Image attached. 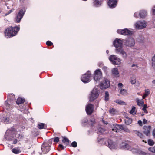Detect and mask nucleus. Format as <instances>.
<instances>
[{"mask_svg":"<svg viewBox=\"0 0 155 155\" xmlns=\"http://www.w3.org/2000/svg\"><path fill=\"white\" fill-rule=\"evenodd\" d=\"M103 142V144L108 146L111 149H116L117 147V145L116 143L113 141L111 140H108L107 141H106L104 140H102Z\"/></svg>","mask_w":155,"mask_h":155,"instance_id":"1","label":"nucleus"},{"mask_svg":"<svg viewBox=\"0 0 155 155\" xmlns=\"http://www.w3.org/2000/svg\"><path fill=\"white\" fill-rule=\"evenodd\" d=\"M51 143L52 142L49 140L48 143H45L42 145L41 148L44 153H46L49 151Z\"/></svg>","mask_w":155,"mask_h":155,"instance_id":"2","label":"nucleus"},{"mask_svg":"<svg viewBox=\"0 0 155 155\" xmlns=\"http://www.w3.org/2000/svg\"><path fill=\"white\" fill-rule=\"evenodd\" d=\"M110 86V81L106 78H104L102 82L100 84V87L101 89H106Z\"/></svg>","mask_w":155,"mask_h":155,"instance_id":"3","label":"nucleus"},{"mask_svg":"<svg viewBox=\"0 0 155 155\" xmlns=\"http://www.w3.org/2000/svg\"><path fill=\"white\" fill-rule=\"evenodd\" d=\"M5 30V36L7 38L15 36L19 30Z\"/></svg>","mask_w":155,"mask_h":155,"instance_id":"4","label":"nucleus"},{"mask_svg":"<svg viewBox=\"0 0 155 155\" xmlns=\"http://www.w3.org/2000/svg\"><path fill=\"white\" fill-rule=\"evenodd\" d=\"M109 60L114 65H119L121 63V60L115 55L110 56Z\"/></svg>","mask_w":155,"mask_h":155,"instance_id":"5","label":"nucleus"},{"mask_svg":"<svg viewBox=\"0 0 155 155\" xmlns=\"http://www.w3.org/2000/svg\"><path fill=\"white\" fill-rule=\"evenodd\" d=\"M25 12L23 9L20 10L19 12L17 14L15 18V22L18 23L20 22L23 17Z\"/></svg>","mask_w":155,"mask_h":155,"instance_id":"6","label":"nucleus"},{"mask_svg":"<svg viewBox=\"0 0 155 155\" xmlns=\"http://www.w3.org/2000/svg\"><path fill=\"white\" fill-rule=\"evenodd\" d=\"M91 77V73L89 71H88L87 73L84 74L82 75L81 79L83 82L84 83H87L89 81Z\"/></svg>","mask_w":155,"mask_h":155,"instance_id":"7","label":"nucleus"},{"mask_svg":"<svg viewBox=\"0 0 155 155\" xmlns=\"http://www.w3.org/2000/svg\"><path fill=\"white\" fill-rule=\"evenodd\" d=\"M134 31L129 30H117V32L124 35H130L134 33Z\"/></svg>","mask_w":155,"mask_h":155,"instance_id":"8","label":"nucleus"},{"mask_svg":"<svg viewBox=\"0 0 155 155\" xmlns=\"http://www.w3.org/2000/svg\"><path fill=\"white\" fill-rule=\"evenodd\" d=\"M102 77V73L99 69L96 70L94 72V79L96 82H97Z\"/></svg>","mask_w":155,"mask_h":155,"instance_id":"9","label":"nucleus"},{"mask_svg":"<svg viewBox=\"0 0 155 155\" xmlns=\"http://www.w3.org/2000/svg\"><path fill=\"white\" fill-rule=\"evenodd\" d=\"M136 28L142 29L145 28L147 26V23L144 21H138L135 24Z\"/></svg>","mask_w":155,"mask_h":155,"instance_id":"10","label":"nucleus"},{"mask_svg":"<svg viewBox=\"0 0 155 155\" xmlns=\"http://www.w3.org/2000/svg\"><path fill=\"white\" fill-rule=\"evenodd\" d=\"M125 44L128 47H131L134 46L135 44L134 40L132 38H129L123 41Z\"/></svg>","mask_w":155,"mask_h":155,"instance_id":"11","label":"nucleus"},{"mask_svg":"<svg viewBox=\"0 0 155 155\" xmlns=\"http://www.w3.org/2000/svg\"><path fill=\"white\" fill-rule=\"evenodd\" d=\"M91 95L90 97V101H93L96 99L98 96L97 89L94 88L91 92Z\"/></svg>","mask_w":155,"mask_h":155,"instance_id":"12","label":"nucleus"},{"mask_svg":"<svg viewBox=\"0 0 155 155\" xmlns=\"http://www.w3.org/2000/svg\"><path fill=\"white\" fill-rule=\"evenodd\" d=\"M123 41L119 38H116L113 41V44L116 48H122L123 45Z\"/></svg>","mask_w":155,"mask_h":155,"instance_id":"13","label":"nucleus"},{"mask_svg":"<svg viewBox=\"0 0 155 155\" xmlns=\"http://www.w3.org/2000/svg\"><path fill=\"white\" fill-rule=\"evenodd\" d=\"M94 110V105L91 104H88L86 106V111L88 115H91Z\"/></svg>","mask_w":155,"mask_h":155,"instance_id":"14","label":"nucleus"},{"mask_svg":"<svg viewBox=\"0 0 155 155\" xmlns=\"http://www.w3.org/2000/svg\"><path fill=\"white\" fill-rule=\"evenodd\" d=\"M123 125H118L117 124H114V128L112 129V130L116 132H117L120 130L123 129Z\"/></svg>","mask_w":155,"mask_h":155,"instance_id":"15","label":"nucleus"},{"mask_svg":"<svg viewBox=\"0 0 155 155\" xmlns=\"http://www.w3.org/2000/svg\"><path fill=\"white\" fill-rule=\"evenodd\" d=\"M108 4L111 8H114L116 6V0H109Z\"/></svg>","mask_w":155,"mask_h":155,"instance_id":"16","label":"nucleus"},{"mask_svg":"<svg viewBox=\"0 0 155 155\" xmlns=\"http://www.w3.org/2000/svg\"><path fill=\"white\" fill-rule=\"evenodd\" d=\"M143 128L145 130L143 131L144 134L146 136H148L150 134V131L151 128V126H145L143 127Z\"/></svg>","mask_w":155,"mask_h":155,"instance_id":"17","label":"nucleus"},{"mask_svg":"<svg viewBox=\"0 0 155 155\" xmlns=\"http://www.w3.org/2000/svg\"><path fill=\"white\" fill-rule=\"evenodd\" d=\"M121 147L122 148L125 150H127L130 149V146L126 143L123 142L121 144Z\"/></svg>","mask_w":155,"mask_h":155,"instance_id":"18","label":"nucleus"},{"mask_svg":"<svg viewBox=\"0 0 155 155\" xmlns=\"http://www.w3.org/2000/svg\"><path fill=\"white\" fill-rule=\"evenodd\" d=\"M136 100V101L137 105L139 106H142L144 104L143 99L141 100H139L138 98H137Z\"/></svg>","mask_w":155,"mask_h":155,"instance_id":"19","label":"nucleus"},{"mask_svg":"<svg viewBox=\"0 0 155 155\" xmlns=\"http://www.w3.org/2000/svg\"><path fill=\"white\" fill-rule=\"evenodd\" d=\"M139 15L141 18H143L147 15V12L144 10L141 11Z\"/></svg>","mask_w":155,"mask_h":155,"instance_id":"20","label":"nucleus"},{"mask_svg":"<svg viewBox=\"0 0 155 155\" xmlns=\"http://www.w3.org/2000/svg\"><path fill=\"white\" fill-rule=\"evenodd\" d=\"M101 2L98 0H95L94 2V5L96 7H98L101 5Z\"/></svg>","mask_w":155,"mask_h":155,"instance_id":"21","label":"nucleus"},{"mask_svg":"<svg viewBox=\"0 0 155 155\" xmlns=\"http://www.w3.org/2000/svg\"><path fill=\"white\" fill-rule=\"evenodd\" d=\"M112 73L113 75L117 77L118 76V75L119 74V72L118 70V69L117 68H113L112 70Z\"/></svg>","mask_w":155,"mask_h":155,"instance_id":"22","label":"nucleus"},{"mask_svg":"<svg viewBox=\"0 0 155 155\" xmlns=\"http://www.w3.org/2000/svg\"><path fill=\"white\" fill-rule=\"evenodd\" d=\"M37 127L39 129H46V125L43 123H41L38 124Z\"/></svg>","mask_w":155,"mask_h":155,"instance_id":"23","label":"nucleus"},{"mask_svg":"<svg viewBox=\"0 0 155 155\" xmlns=\"http://www.w3.org/2000/svg\"><path fill=\"white\" fill-rule=\"evenodd\" d=\"M25 101V99L21 97L18 98L16 101V103L18 104L23 103Z\"/></svg>","mask_w":155,"mask_h":155,"instance_id":"24","label":"nucleus"},{"mask_svg":"<svg viewBox=\"0 0 155 155\" xmlns=\"http://www.w3.org/2000/svg\"><path fill=\"white\" fill-rule=\"evenodd\" d=\"M133 132L135 133L137 136L141 138H143V136L142 134L138 131L136 130H133Z\"/></svg>","mask_w":155,"mask_h":155,"instance_id":"25","label":"nucleus"},{"mask_svg":"<svg viewBox=\"0 0 155 155\" xmlns=\"http://www.w3.org/2000/svg\"><path fill=\"white\" fill-rule=\"evenodd\" d=\"M10 119L8 116L4 117L2 119V120L4 123H7L9 121Z\"/></svg>","mask_w":155,"mask_h":155,"instance_id":"26","label":"nucleus"},{"mask_svg":"<svg viewBox=\"0 0 155 155\" xmlns=\"http://www.w3.org/2000/svg\"><path fill=\"white\" fill-rule=\"evenodd\" d=\"M89 120L86 118L82 120L81 124L83 126H85L86 125L88 124V122Z\"/></svg>","mask_w":155,"mask_h":155,"instance_id":"27","label":"nucleus"},{"mask_svg":"<svg viewBox=\"0 0 155 155\" xmlns=\"http://www.w3.org/2000/svg\"><path fill=\"white\" fill-rule=\"evenodd\" d=\"M136 82V77L135 76H132L130 78V82L132 84H134Z\"/></svg>","mask_w":155,"mask_h":155,"instance_id":"28","label":"nucleus"},{"mask_svg":"<svg viewBox=\"0 0 155 155\" xmlns=\"http://www.w3.org/2000/svg\"><path fill=\"white\" fill-rule=\"evenodd\" d=\"M124 51L122 48H116L115 49L116 52L118 54H121L122 52Z\"/></svg>","mask_w":155,"mask_h":155,"instance_id":"29","label":"nucleus"},{"mask_svg":"<svg viewBox=\"0 0 155 155\" xmlns=\"http://www.w3.org/2000/svg\"><path fill=\"white\" fill-rule=\"evenodd\" d=\"M144 37L142 36H140L137 39V41L140 43L143 42Z\"/></svg>","mask_w":155,"mask_h":155,"instance_id":"30","label":"nucleus"},{"mask_svg":"<svg viewBox=\"0 0 155 155\" xmlns=\"http://www.w3.org/2000/svg\"><path fill=\"white\" fill-rule=\"evenodd\" d=\"M12 152L15 154H17L19 153L21 151L18 149L14 148L12 150Z\"/></svg>","mask_w":155,"mask_h":155,"instance_id":"31","label":"nucleus"},{"mask_svg":"<svg viewBox=\"0 0 155 155\" xmlns=\"http://www.w3.org/2000/svg\"><path fill=\"white\" fill-rule=\"evenodd\" d=\"M145 91L146 93L144 94L143 96V99H144L145 97L148 96L150 93L149 90V89H146Z\"/></svg>","mask_w":155,"mask_h":155,"instance_id":"32","label":"nucleus"},{"mask_svg":"<svg viewBox=\"0 0 155 155\" xmlns=\"http://www.w3.org/2000/svg\"><path fill=\"white\" fill-rule=\"evenodd\" d=\"M120 93L122 95H124L127 94V91L126 89H121L120 90Z\"/></svg>","mask_w":155,"mask_h":155,"instance_id":"33","label":"nucleus"},{"mask_svg":"<svg viewBox=\"0 0 155 155\" xmlns=\"http://www.w3.org/2000/svg\"><path fill=\"white\" fill-rule=\"evenodd\" d=\"M132 122V120L131 119L127 118V119L125 120V123L127 125H129Z\"/></svg>","mask_w":155,"mask_h":155,"instance_id":"34","label":"nucleus"},{"mask_svg":"<svg viewBox=\"0 0 155 155\" xmlns=\"http://www.w3.org/2000/svg\"><path fill=\"white\" fill-rule=\"evenodd\" d=\"M116 103L120 105H125L126 103L125 102L121 100H116L115 101Z\"/></svg>","mask_w":155,"mask_h":155,"instance_id":"35","label":"nucleus"},{"mask_svg":"<svg viewBox=\"0 0 155 155\" xmlns=\"http://www.w3.org/2000/svg\"><path fill=\"white\" fill-rule=\"evenodd\" d=\"M95 120L94 119L90 120L88 122V124L91 126H93L95 123Z\"/></svg>","mask_w":155,"mask_h":155,"instance_id":"36","label":"nucleus"},{"mask_svg":"<svg viewBox=\"0 0 155 155\" xmlns=\"http://www.w3.org/2000/svg\"><path fill=\"white\" fill-rule=\"evenodd\" d=\"M5 104L6 107V109L7 110L9 109L11 106V105L9 104L8 102L6 101H5Z\"/></svg>","mask_w":155,"mask_h":155,"instance_id":"37","label":"nucleus"},{"mask_svg":"<svg viewBox=\"0 0 155 155\" xmlns=\"http://www.w3.org/2000/svg\"><path fill=\"white\" fill-rule=\"evenodd\" d=\"M109 94L107 91H106L105 93V98L106 101H108L109 100Z\"/></svg>","mask_w":155,"mask_h":155,"instance_id":"38","label":"nucleus"},{"mask_svg":"<svg viewBox=\"0 0 155 155\" xmlns=\"http://www.w3.org/2000/svg\"><path fill=\"white\" fill-rule=\"evenodd\" d=\"M122 130H123L124 131L127 132H130V130H129L127 127L124 126L123 125V129H122Z\"/></svg>","mask_w":155,"mask_h":155,"instance_id":"39","label":"nucleus"},{"mask_svg":"<svg viewBox=\"0 0 155 155\" xmlns=\"http://www.w3.org/2000/svg\"><path fill=\"white\" fill-rule=\"evenodd\" d=\"M135 107L134 106H132L131 110L130 111V113L134 114H136L135 112Z\"/></svg>","mask_w":155,"mask_h":155,"instance_id":"40","label":"nucleus"},{"mask_svg":"<svg viewBox=\"0 0 155 155\" xmlns=\"http://www.w3.org/2000/svg\"><path fill=\"white\" fill-rule=\"evenodd\" d=\"M154 142L151 139H149L148 140V143L150 146H152L154 144Z\"/></svg>","mask_w":155,"mask_h":155,"instance_id":"41","label":"nucleus"},{"mask_svg":"<svg viewBox=\"0 0 155 155\" xmlns=\"http://www.w3.org/2000/svg\"><path fill=\"white\" fill-rule=\"evenodd\" d=\"M152 66L153 67H155V55L152 58Z\"/></svg>","mask_w":155,"mask_h":155,"instance_id":"42","label":"nucleus"},{"mask_svg":"<svg viewBox=\"0 0 155 155\" xmlns=\"http://www.w3.org/2000/svg\"><path fill=\"white\" fill-rule=\"evenodd\" d=\"M63 139L62 140V141L63 143H69L70 142V140L68 138H66V137H63Z\"/></svg>","mask_w":155,"mask_h":155,"instance_id":"43","label":"nucleus"},{"mask_svg":"<svg viewBox=\"0 0 155 155\" xmlns=\"http://www.w3.org/2000/svg\"><path fill=\"white\" fill-rule=\"evenodd\" d=\"M121 55L124 58H126L127 57V55L126 53L124 51L122 52L121 54Z\"/></svg>","mask_w":155,"mask_h":155,"instance_id":"44","label":"nucleus"},{"mask_svg":"<svg viewBox=\"0 0 155 155\" xmlns=\"http://www.w3.org/2000/svg\"><path fill=\"white\" fill-rule=\"evenodd\" d=\"M148 150L152 152L155 153V148L154 147H150L148 148Z\"/></svg>","mask_w":155,"mask_h":155,"instance_id":"45","label":"nucleus"},{"mask_svg":"<svg viewBox=\"0 0 155 155\" xmlns=\"http://www.w3.org/2000/svg\"><path fill=\"white\" fill-rule=\"evenodd\" d=\"M139 154L140 155H150V154L146 153L145 152L143 151H140L139 152Z\"/></svg>","mask_w":155,"mask_h":155,"instance_id":"46","label":"nucleus"},{"mask_svg":"<svg viewBox=\"0 0 155 155\" xmlns=\"http://www.w3.org/2000/svg\"><path fill=\"white\" fill-rule=\"evenodd\" d=\"M71 145L73 147H75L77 146V144L76 142L74 141L72 143Z\"/></svg>","mask_w":155,"mask_h":155,"instance_id":"47","label":"nucleus"},{"mask_svg":"<svg viewBox=\"0 0 155 155\" xmlns=\"http://www.w3.org/2000/svg\"><path fill=\"white\" fill-rule=\"evenodd\" d=\"M115 110L114 108H110L109 110V112L112 114H114Z\"/></svg>","mask_w":155,"mask_h":155,"instance_id":"48","label":"nucleus"},{"mask_svg":"<svg viewBox=\"0 0 155 155\" xmlns=\"http://www.w3.org/2000/svg\"><path fill=\"white\" fill-rule=\"evenodd\" d=\"M46 45L48 46H51L53 45V43L50 41H47L46 42Z\"/></svg>","mask_w":155,"mask_h":155,"instance_id":"49","label":"nucleus"},{"mask_svg":"<svg viewBox=\"0 0 155 155\" xmlns=\"http://www.w3.org/2000/svg\"><path fill=\"white\" fill-rule=\"evenodd\" d=\"M16 129L15 128L12 127L10 129V133H12V134L14 133V132L15 131Z\"/></svg>","mask_w":155,"mask_h":155,"instance_id":"50","label":"nucleus"},{"mask_svg":"<svg viewBox=\"0 0 155 155\" xmlns=\"http://www.w3.org/2000/svg\"><path fill=\"white\" fill-rule=\"evenodd\" d=\"M16 137L17 138H18L19 139H21L23 137V136L22 134H18L16 135Z\"/></svg>","mask_w":155,"mask_h":155,"instance_id":"51","label":"nucleus"},{"mask_svg":"<svg viewBox=\"0 0 155 155\" xmlns=\"http://www.w3.org/2000/svg\"><path fill=\"white\" fill-rule=\"evenodd\" d=\"M59 141V138L58 137H55L54 139V141L55 142H58Z\"/></svg>","mask_w":155,"mask_h":155,"instance_id":"52","label":"nucleus"},{"mask_svg":"<svg viewBox=\"0 0 155 155\" xmlns=\"http://www.w3.org/2000/svg\"><path fill=\"white\" fill-rule=\"evenodd\" d=\"M118 86L119 88H121L123 87V84L122 83H119L118 84Z\"/></svg>","mask_w":155,"mask_h":155,"instance_id":"53","label":"nucleus"},{"mask_svg":"<svg viewBox=\"0 0 155 155\" xmlns=\"http://www.w3.org/2000/svg\"><path fill=\"white\" fill-rule=\"evenodd\" d=\"M99 132L101 133H103L105 131V129L103 128H100L99 129Z\"/></svg>","mask_w":155,"mask_h":155,"instance_id":"54","label":"nucleus"},{"mask_svg":"<svg viewBox=\"0 0 155 155\" xmlns=\"http://www.w3.org/2000/svg\"><path fill=\"white\" fill-rule=\"evenodd\" d=\"M12 28L11 29H19L20 27H19L17 26H15L14 27H11Z\"/></svg>","mask_w":155,"mask_h":155,"instance_id":"55","label":"nucleus"},{"mask_svg":"<svg viewBox=\"0 0 155 155\" xmlns=\"http://www.w3.org/2000/svg\"><path fill=\"white\" fill-rule=\"evenodd\" d=\"M102 69L104 72H106L107 70V68L106 66H104L102 68Z\"/></svg>","mask_w":155,"mask_h":155,"instance_id":"56","label":"nucleus"},{"mask_svg":"<svg viewBox=\"0 0 155 155\" xmlns=\"http://www.w3.org/2000/svg\"><path fill=\"white\" fill-rule=\"evenodd\" d=\"M59 146L60 148H61L62 149H64L65 147H64L61 144H60Z\"/></svg>","mask_w":155,"mask_h":155,"instance_id":"57","label":"nucleus"},{"mask_svg":"<svg viewBox=\"0 0 155 155\" xmlns=\"http://www.w3.org/2000/svg\"><path fill=\"white\" fill-rule=\"evenodd\" d=\"M134 16L136 18H138V13L137 12H135L134 14Z\"/></svg>","mask_w":155,"mask_h":155,"instance_id":"58","label":"nucleus"},{"mask_svg":"<svg viewBox=\"0 0 155 155\" xmlns=\"http://www.w3.org/2000/svg\"><path fill=\"white\" fill-rule=\"evenodd\" d=\"M12 10H13L12 9L10 10L7 13L5 14V15H7L11 13L12 11Z\"/></svg>","mask_w":155,"mask_h":155,"instance_id":"59","label":"nucleus"},{"mask_svg":"<svg viewBox=\"0 0 155 155\" xmlns=\"http://www.w3.org/2000/svg\"><path fill=\"white\" fill-rule=\"evenodd\" d=\"M138 123L139 124V125L140 126H142V123L141 120H139L138 121Z\"/></svg>","mask_w":155,"mask_h":155,"instance_id":"60","label":"nucleus"},{"mask_svg":"<svg viewBox=\"0 0 155 155\" xmlns=\"http://www.w3.org/2000/svg\"><path fill=\"white\" fill-rule=\"evenodd\" d=\"M152 135L153 137L155 138V128L153 130Z\"/></svg>","mask_w":155,"mask_h":155,"instance_id":"61","label":"nucleus"},{"mask_svg":"<svg viewBox=\"0 0 155 155\" xmlns=\"http://www.w3.org/2000/svg\"><path fill=\"white\" fill-rule=\"evenodd\" d=\"M147 122V120L145 119H144L143 120V123L144 124H146Z\"/></svg>","mask_w":155,"mask_h":155,"instance_id":"62","label":"nucleus"},{"mask_svg":"<svg viewBox=\"0 0 155 155\" xmlns=\"http://www.w3.org/2000/svg\"><path fill=\"white\" fill-rule=\"evenodd\" d=\"M17 140L16 139H15L13 142V143L14 144H15L17 143Z\"/></svg>","mask_w":155,"mask_h":155,"instance_id":"63","label":"nucleus"},{"mask_svg":"<svg viewBox=\"0 0 155 155\" xmlns=\"http://www.w3.org/2000/svg\"><path fill=\"white\" fill-rule=\"evenodd\" d=\"M102 121L103 123H104V124L107 125L108 124L107 122L104 121L103 120H102Z\"/></svg>","mask_w":155,"mask_h":155,"instance_id":"64","label":"nucleus"}]
</instances>
